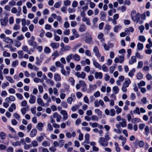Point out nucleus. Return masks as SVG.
Wrapping results in <instances>:
<instances>
[{
    "label": "nucleus",
    "mask_w": 152,
    "mask_h": 152,
    "mask_svg": "<svg viewBox=\"0 0 152 152\" xmlns=\"http://www.w3.org/2000/svg\"><path fill=\"white\" fill-rule=\"evenodd\" d=\"M131 17L134 22L137 23L140 19V14L139 12L136 13V11L133 10L131 12Z\"/></svg>",
    "instance_id": "f257e3e1"
},
{
    "label": "nucleus",
    "mask_w": 152,
    "mask_h": 152,
    "mask_svg": "<svg viewBox=\"0 0 152 152\" xmlns=\"http://www.w3.org/2000/svg\"><path fill=\"white\" fill-rule=\"evenodd\" d=\"M146 110L143 107H140V108L136 107L135 109L133 111L134 113L137 114L138 115H140V113H146Z\"/></svg>",
    "instance_id": "f03ea898"
},
{
    "label": "nucleus",
    "mask_w": 152,
    "mask_h": 152,
    "mask_svg": "<svg viewBox=\"0 0 152 152\" xmlns=\"http://www.w3.org/2000/svg\"><path fill=\"white\" fill-rule=\"evenodd\" d=\"M98 142L100 145L106 147L108 145V141L103 137H100Z\"/></svg>",
    "instance_id": "7ed1b4c3"
},
{
    "label": "nucleus",
    "mask_w": 152,
    "mask_h": 152,
    "mask_svg": "<svg viewBox=\"0 0 152 152\" xmlns=\"http://www.w3.org/2000/svg\"><path fill=\"white\" fill-rule=\"evenodd\" d=\"M93 52L95 53V56L98 58L101 57V54L99 52L98 48L96 46L94 47Z\"/></svg>",
    "instance_id": "20e7f679"
},
{
    "label": "nucleus",
    "mask_w": 152,
    "mask_h": 152,
    "mask_svg": "<svg viewBox=\"0 0 152 152\" xmlns=\"http://www.w3.org/2000/svg\"><path fill=\"white\" fill-rule=\"evenodd\" d=\"M28 42L30 46L33 47V48H31L30 50L32 52H34L35 50V48L37 45V42H36L31 41H28Z\"/></svg>",
    "instance_id": "39448f33"
},
{
    "label": "nucleus",
    "mask_w": 152,
    "mask_h": 152,
    "mask_svg": "<svg viewBox=\"0 0 152 152\" xmlns=\"http://www.w3.org/2000/svg\"><path fill=\"white\" fill-rule=\"evenodd\" d=\"M75 75L78 78H81L82 79H84L86 75V74L84 72H82L81 73L79 72H77L75 73Z\"/></svg>",
    "instance_id": "423d86ee"
},
{
    "label": "nucleus",
    "mask_w": 152,
    "mask_h": 152,
    "mask_svg": "<svg viewBox=\"0 0 152 152\" xmlns=\"http://www.w3.org/2000/svg\"><path fill=\"white\" fill-rule=\"evenodd\" d=\"M60 113L63 116V119L65 120L68 119V115L67 112L64 110H62L60 111Z\"/></svg>",
    "instance_id": "0eeeda50"
},
{
    "label": "nucleus",
    "mask_w": 152,
    "mask_h": 152,
    "mask_svg": "<svg viewBox=\"0 0 152 152\" xmlns=\"http://www.w3.org/2000/svg\"><path fill=\"white\" fill-rule=\"evenodd\" d=\"M50 46L52 47L53 49H57L59 46V44L57 42H52L50 44Z\"/></svg>",
    "instance_id": "6e6552de"
},
{
    "label": "nucleus",
    "mask_w": 152,
    "mask_h": 152,
    "mask_svg": "<svg viewBox=\"0 0 152 152\" xmlns=\"http://www.w3.org/2000/svg\"><path fill=\"white\" fill-rule=\"evenodd\" d=\"M86 39L85 41V42L87 44H89L92 40V38L91 35L88 34L86 36Z\"/></svg>",
    "instance_id": "1a4fd4ad"
},
{
    "label": "nucleus",
    "mask_w": 152,
    "mask_h": 152,
    "mask_svg": "<svg viewBox=\"0 0 152 152\" xmlns=\"http://www.w3.org/2000/svg\"><path fill=\"white\" fill-rule=\"evenodd\" d=\"M37 131L36 129H33L30 133V136L31 137L35 136L37 134Z\"/></svg>",
    "instance_id": "9d476101"
},
{
    "label": "nucleus",
    "mask_w": 152,
    "mask_h": 152,
    "mask_svg": "<svg viewBox=\"0 0 152 152\" xmlns=\"http://www.w3.org/2000/svg\"><path fill=\"white\" fill-rule=\"evenodd\" d=\"M131 83V82L130 79L128 78H126L123 83V86L127 88L129 86Z\"/></svg>",
    "instance_id": "9b49d317"
},
{
    "label": "nucleus",
    "mask_w": 152,
    "mask_h": 152,
    "mask_svg": "<svg viewBox=\"0 0 152 152\" xmlns=\"http://www.w3.org/2000/svg\"><path fill=\"white\" fill-rule=\"evenodd\" d=\"M36 97L32 94L30 96V99L29 100V102L31 104H33L35 102Z\"/></svg>",
    "instance_id": "f8f14e48"
},
{
    "label": "nucleus",
    "mask_w": 152,
    "mask_h": 152,
    "mask_svg": "<svg viewBox=\"0 0 152 152\" xmlns=\"http://www.w3.org/2000/svg\"><path fill=\"white\" fill-rule=\"evenodd\" d=\"M0 22L1 25L6 26L8 23V20L7 18H4V19H1Z\"/></svg>",
    "instance_id": "ddd939ff"
},
{
    "label": "nucleus",
    "mask_w": 152,
    "mask_h": 152,
    "mask_svg": "<svg viewBox=\"0 0 152 152\" xmlns=\"http://www.w3.org/2000/svg\"><path fill=\"white\" fill-rule=\"evenodd\" d=\"M95 77L96 79H101L103 77L102 73L101 72H96L95 73Z\"/></svg>",
    "instance_id": "4468645a"
},
{
    "label": "nucleus",
    "mask_w": 152,
    "mask_h": 152,
    "mask_svg": "<svg viewBox=\"0 0 152 152\" xmlns=\"http://www.w3.org/2000/svg\"><path fill=\"white\" fill-rule=\"evenodd\" d=\"M101 16L100 19L102 21H104L106 19V13L103 11H101L100 12Z\"/></svg>",
    "instance_id": "2eb2a0df"
},
{
    "label": "nucleus",
    "mask_w": 152,
    "mask_h": 152,
    "mask_svg": "<svg viewBox=\"0 0 152 152\" xmlns=\"http://www.w3.org/2000/svg\"><path fill=\"white\" fill-rule=\"evenodd\" d=\"M4 47L10 49V51L12 52H15L17 50L16 48L13 47L12 45H6Z\"/></svg>",
    "instance_id": "dca6fc26"
},
{
    "label": "nucleus",
    "mask_w": 152,
    "mask_h": 152,
    "mask_svg": "<svg viewBox=\"0 0 152 152\" xmlns=\"http://www.w3.org/2000/svg\"><path fill=\"white\" fill-rule=\"evenodd\" d=\"M82 20L83 22H86V24L90 26L91 24L90 19L87 17L83 18Z\"/></svg>",
    "instance_id": "f3484780"
},
{
    "label": "nucleus",
    "mask_w": 152,
    "mask_h": 152,
    "mask_svg": "<svg viewBox=\"0 0 152 152\" xmlns=\"http://www.w3.org/2000/svg\"><path fill=\"white\" fill-rule=\"evenodd\" d=\"M134 31V29L132 27H130L128 28H125L124 29L126 33L128 35L130 34V32H133Z\"/></svg>",
    "instance_id": "a211bd4d"
},
{
    "label": "nucleus",
    "mask_w": 152,
    "mask_h": 152,
    "mask_svg": "<svg viewBox=\"0 0 152 152\" xmlns=\"http://www.w3.org/2000/svg\"><path fill=\"white\" fill-rule=\"evenodd\" d=\"M37 103L41 106L44 107L45 106V104L43 102L41 98H38L37 99Z\"/></svg>",
    "instance_id": "6ab92c4d"
},
{
    "label": "nucleus",
    "mask_w": 152,
    "mask_h": 152,
    "mask_svg": "<svg viewBox=\"0 0 152 152\" xmlns=\"http://www.w3.org/2000/svg\"><path fill=\"white\" fill-rule=\"evenodd\" d=\"M137 61L136 57L134 56H132L131 57V59L129 61V63L130 64H132Z\"/></svg>",
    "instance_id": "aec40b11"
},
{
    "label": "nucleus",
    "mask_w": 152,
    "mask_h": 152,
    "mask_svg": "<svg viewBox=\"0 0 152 152\" xmlns=\"http://www.w3.org/2000/svg\"><path fill=\"white\" fill-rule=\"evenodd\" d=\"M43 127V124L42 123L40 122L38 123L36 126V128L39 131H41L42 130V128Z\"/></svg>",
    "instance_id": "412c9836"
},
{
    "label": "nucleus",
    "mask_w": 152,
    "mask_h": 152,
    "mask_svg": "<svg viewBox=\"0 0 152 152\" xmlns=\"http://www.w3.org/2000/svg\"><path fill=\"white\" fill-rule=\"evenodd\" d=\"M45 134L44 133H41L40 136L36 137V140L38 142H41L44 139V137Z\"/></svg>",
    "instance_id": "4be33fe9"
},
{
    "label": "nucleus",
    "mask_w": 152,
    "mask_h": 152,
    "mask_svg": "<svg viewBox=\"0 0 152 152\" xmlns=\"http://www.w3.org/2000/svg\"><path fill=\"white\" fill-rule=\"evenodd\" d=\"M119 124L121 125L122 127H126V120L124 118L121 119V122H119Z\"/></svg>",
    "instance_id": "5701e85b"
},
{
    "label": "nucleus",
    "mask_w": 152,
    "mask_h": 152,
    "mask_svg": "<svg viewBox=\"0 0 152 152\" xmlns=\"http://www.w3.org/2000/svg\"><path fill=\"white\" fill-rule=\"evenodd\" d=\"M54 80L56 81H59L61 80L60 76L59 74L57 73H56L54 74Z\"/></svg>",
    "instance_id": "b1692460"
},
{
    "label": "nucleus",
    "mask_w": 152,
    "mask_h": 152,
    "mask_svg": "<svg viewBox=\"0 0 152 152\" xmlns=\"http://www.w3.org/2000/svg\"><path fill=\"white\" fill-rule=\"evenodd\" d=\"M95 113L97 114L98 117L100 118H102V112L99 109H96L95 110Z\"/></svg>",
    "instance_id": "393cba45"
},
{
    "label": "nucleus",
    "mask_w": 152,
    "mask_h": 152,
    "mask_svg": "<svg viewBox=\"0 0 152 152\" xmlns=\"http://www.w3.org/2000/svg\"><path fill=\"white\" fill-rule=\"evenodd\" d=\"M93 64L96 68H98L100 70L101 69V66L96 61L94 60L93 61Z\"/></svg>",
    "instance_id": "a878e982"
},
{
    "label": "nucleus",
    "mask_w": 152,
    "mask_h": 152,
    "mask_svg": "<svg viewBox=\"0 0 152 152\" xmlns=\"http://www.w3.org/2000/svg\"><path fill=\"white\" fill-rule=\"evenodd\" d=\"M86 26L84 24H82L80 25L79 30L80 32H83L86 30Z\"/></svg>",
    "instance_id": "bb28decb"
},
{
    "label": "nucleus",
    "mask_w": 152,
    "mask_h": 152,
    "mask_svg": "<svg viewBox=\"0 0 152 152\" xmlns=\"http://www.w3.org/2000/svg\"><path fill=\"white\" fill-rule=\"evenodd\" d=\"M73 54H70L69 55L67 56L66 58V59L67 62L69 63L70 62V60L73 58Z\"/></svg>",
    "instance_id": "cd10ccee"
},
{
    "label": "nucleus",
    "mask_w": 152,
    "mask_h": 152,
    "mask_svg": "<svg viewBox=\"0 0 152 152\" xmlns=\"http://www.w3.org/2000/svg\"><path fill=\"white\" fill-rule=\"evenodd\" d=\"M61 72L62 75L68 77L70 73H67V71H66L64 69V68H63L61 70Z\"/></svg>",
    "instance_id": "c85d7f7f"
},
{
    "label": "nucleus",
    "mask_w": 152,
    "mask_h": 152,
    "mask_svg": "<svg viewBox=\"0 0 152 152\" xmlns=\"http://www.w3.org/2000/svg\"><path fill=\"white\" fill-rule=\"evenodd\" d=\"M150 133L149 127L148 126H146L145 128L144 134L145 135L148 136Z\"/></svg>",
    "instance_id": "c756f323"
},
{
    "label": "nucleus",
    "mask_w": 152,
    "mask_h": 152,
    "mask_svg": "<svg viewBox=\"0 0 152 152\" xmlns=\"http://www.w3.org/2000/svg\"><path fill=\"white\" fill-rule=\"evenodd\" d=\"M104 35L102 33H101L98 34L97 38L100 40L101 42H102L104 40V38L103 37Z\"/></svg>",
    "instance_id": "7c9ffc66"
},
{
    "label": "nucleus",
    "mask_w": 152,
    "mask_h": 152,
    "mask_svg": "<svg viewBox=\"0 0 152 152\" xmlns=\"http://www.w3.org/2000/svg\"><path fill=\"white\" fill-rule=\"evenodd\" d=\"M71 49L69 45L65 46L63 48H61L60 50L62 51H66L69 50Z\"/></svg>",
    "instance_id": "2f4dec72"
},
{
    "label": "nucleus",
    "mask_w": 152,
    "mask_h": 152,
    "mask_svg": "<svg viewBox=\"0 0 152 152\" xmlns=\"http://www.w3.org/2000/svg\"><path fill=\"white\" fill-rule=\"evenodd\" d=\"M135 141L138 143L140 147L142 148L144 146V143L143 141L140 140L138 141L137 139H136Z\"/></svg>",
    "instance_id": "473e14b6"
},
{
    "label": "nucleus",
    "mask_w": 152,
    "mask_h": 152,
    "mask_svg": "<svg viewBox=\"0 0 152 152\" xmlns=\"http://www.w3.org/2000/svg\"><path fill=\"white\" fill-rule=\"evenodd\" d=\"M13 108L14 110L16 109L15 104L14 103H12V104L10 106L8 110L10 112H12L13 110Z\"/></svg>",
    "instance_id": "72a5a7b5"
},
{
    "label": "nucleus",
    "mask_w": 152,
    "mask_h": 152,
    "mask_svg": "<svg viewBox=\"0 0 152 152\" xmlns=\"http://www.w3.org/2000/svg\"><path fill=\"white\" fill-rule=\"evenodd\" d=\"M119 89L117 86H114L113 88V91L115 94H118L119 92Z\"/></svg>",
    "instance_id": "f704fd0d"
},
{
    "label": "nucleus",
    "mask_w": 152,
    "mask_h": 152,
    "mask_svg": "<svg viewBox=\"0 0 152 152\" xmlns=\"http://www.w3.org/2000/svg\"><path fill=\"white\" fill-rule=\"evenodd\" d=\"M4 41L7 43H12L13 42V40L9 38V37H6L4 39Z\"/></svg>",
    "instance_id": "c9c22d12"
},
{
    "label": "nucleus",
    "mask_w": 152,
    "mask_h": 152,
    "mask_svg": "<svg viewBox=\"0 0 152 152\" xmlns=\"http://www.w3.org/2000/svg\"><path fill=\"white\" fill-rule=\"evenodd\" d=\"M115 108L116 109V113L117 114H118L121 113L122 109L119 107L117 105H116L115 106Z\"/></svg>",
    "instance_id": "e433bc0d"
},
{
    "label": "nucleus",
    "mask_w": 152,
    "mask_h": 152,
    "mask_svg": "<svg viewBox=\"0 0 152 152\" xmlns=\"http://www.w3.org/2000/svg\"><path fill=\"white\" fill-rule=\"evenodd\" d=\"M140 122L141 120L139 118H134L131 120V122L132 123H138Z\"/></svg>",
    "instance_id": "4c0bfd02"
},
{
    "label": "nucleus",
    "mask_w": 152,
    "mask_h": 152,
    "mask_svg": "<svg viewBox=\"0 0 152 152\" xmlns=\"http://www.w3.org/2000/svg\"><path fill=\"white\" fill-rule=\"evenodd\" d=\"M73 59L76 61H79L80 60V57L78 54L73 55Z\"/></svg>",
    "instance_id": "58836bf2"
},
{
    "label": "nucleus",
    "mask_w": 152,
    "mask_h": 152,
    "mask_svg": "<svg viewBox=\"0 0 152 152\" xmlns=\"http://www.w3.org/2000/svg\"><path fill=\"white\" fill-rule=\"evenodd\" d=\"M137 49L138 50H141L143 49V44L138 43L137 45Z\"/></svg>",
    "instance_id": "ea45409f"
},
{
    "label": "nucleus",
    "mask_w": 152,
    "mask_h": 152,
    "mask_svg": "<svg viewBox=\"0 0 152 152\" xmlns=\"http://www.w3.org/2000/svg\"><path fill=\"white\" fill-rule=\"evenodd\" d=\"M91 120L93 121H98L99 120L98 117L96 115H92L91 117Z\"/></svg>",
    "instance_id": "a19ab883"
},
{
    "label": "nucleus",
    "mask_w": 152,
    "mask_h": 152,
    "mask_svg": "<svg viewBox=\"0 0 152 152\" xmlns=\"http://www.w3.org/2000/svg\"><path fill=\"white\" fill-rule=\"evenodd\" d=\"M55 65L58 67H60L62 68H64V66L62 64H61L60 61H57L55 63Z\"/></svg>",
    "instance_id": "79ce46f5"
},
{
    "label": "nucleus",
    "mask_w": 152,
    "mask_h": 152,
    "mask_svg": "<svg viewBox=\"0 0 152 152\" xmlns=\"http://www.w3.org/2000/svg\"><path fill=\"white\" fill-rule=\"evenodd\" d=\"M31 145L33 147H35L37 146L38 145V144L37 142L36 141L33 140L31 142V144L30 145L31 146Z\"/></svg>",
    "instance_id": "37998d69"
},
{
    "label": "nucleus",
    "mask_w": 152,
    "mask_h": 152,
    "mask_svg": "<svg viewBox=\"0 0 152 152\" xmlns=\"http://www.w3.org/2000/svg\"><path fill=\"white\" fill-rule=\"evenodd\" d=\"M6 78L7 80L9 81L11 83H13L14 82V81L12 78L10 76H7L6 77Z\"/></svg>",
    "instance_id": "c03bdc74"
},
{
    "label": "nucleus",
    "mask_w": 152,
    "mask_h": 152,
    "mask_svg": "<svg viewBox=\"0 0 152 152\" xmlns=\"http://www.w3.org/2000/svg\"><path fill=\"white\" fill-rule=\"evenodd\" d=\"M53 125H52L50 123H49L48 124L47 127V130L50 131H51L53 130Z\"/></svg>",
    "instance_id": "a18cd8bd"
},
{
    "label": "nucleus",
    "mask_w": 152,
    "mask_h": 152,
    "mask_svg": "<svg viewBox=\"0 0 152 152\" xmlns=\"http://www.w3.org/2000/svg\"><path fill=\"white\" fill-rule=\"evenodd\" d=\"M141 101L144 104H145L148 103V101L147 100V98L145 97H143L141 99Z\"/></svg>",
    "instance_id": "49530a36"
},
{
    "label": "nucleus",
    "mask_w": 152,
    "mask_h": 152,
    "mask_svg": "<svg viewBox=\"0 0 152 152\" xmlns=\"http://www.w3.org/2000/svg\"><path fill=\"white\" fill-rule=\"evenodd\" d=\"M135 70L134 69H132V70H130L129 72L128 73L129 76L131 77H132L134 75V73L135 72Z\"/></svg>",
    "instance_id": "de8ad7c7"
},
{
    "label": "nucleus",
    "mask_w": 152,
    "mask_h": 152,
    "mask_svg": "<svg viewBox=\"0 0 152 152\" xmlns=\"http://www.w3.org/2000/svg\"><path fill=\"white\" fill-rule=\"evenodd\" d=\"M79 83L81 86L85 87L87 86V84L86 83V82L84 81L80 80L79 82Z\"/></svg>",
    "instance_id": "09e8293b"
},
{
    "label": "nucleus",
    "mask_w": 152,
    "mask_h": 152,
    "mask_svg": "<svg viewBox=\"0 0 152 152\" xmlns=\"http://www.w3.org/2000/svg\"><path fill=\"white\" fill-rule=\"evenodd\" d=\"M50 48L48 47H45L44 49V52L46 53H49L50 52Z\"/></svg>",
    "instance_id": "8fccbe9b"
},
{
    "label": "nucleus",
    "mask_w": 152,
    "mask_h": 152,
    "mask_svg": "<svg viewBox=\"0 0 152 152\" xmlns=\"http://www.w3.org/2000/svg\"><path fill=\"white\" fill-rule=\"evenodd\" d=\"M65 142L64 140H60L58 142L59 147L60 148L62 147L64 145Z\"/></svg>",
    "instance_id": "3c124183"
},
{
    "label": "nucleus",
    "mask_w": 152,
    "mask_h": 152,
    "mask_svg": "<svg viewBox=\"0 0 152 152\" xmlns=\"http://www.w3.org/2000/svg\"><path fill=\"white\" fill-rule=\"evenodd\" d=\"M13 116L15 118L18 120L19 121L20 120V116L17 113H14L13 114Z\"/></svg>",
    "instance_id": "603ef678"
},
{
    "label": "nucleus",
    "mask_w": 152,
    "mask_h": 152,
    "mask_svg": "<svg viewBox=\"0 0 152 152\" xmlns=\"http://www.w3.org/2000/svg\"><path fill=\"white\" fill-rule=\"evenodd\" d=\"M68 81L69 82L71 83V85L74 86L75 83V80L72 77L69 78L68 79Z\"/></svg>",
    "instance_id": "864d4df0"
},
{
    "label": "nucleus",
    "mask_w": 152,
    "mask_h": 152,
    "mask_svg": "<svg viewBox=\"0 0 152 152\" xmlns=\"http://www.w3.org/2000/svg\"><path fill=\"white\" fill-rule=\"evenodd\" d=\"M17 53L18 55L19 58H23V53L22 50H20L18 51Z\"/></svg>",
    "instance_id": "5fc2aeb1"
},
{
    "label": "nucleus",
    "mask_w": 152,
    "mask_h": 152,
    "mask_svg": "<svg viewBox=\"0 0 152 152\" xmlns=\"http://www.w3.org/2000/svg\"><path fill=\"white\" fill-rule=\"evenodd\" d=\"M18 61L17 60H16L15 61H13L12 63V66L13 67H15L17 66L18 64Z\"/></svg>",
    "instance_id": "6e6d98bb"
},
{
    "label": "nucleus",
    "mask_w": 152,
    "mask_h": 152,
    "mask_svg": "<svg viewBox=\"0 0 152 152\" xmlns=\"http://www.w3.org/2000/svg\"><path fill=\"white\" fill-rule=\"evenodd\" d=\"M3 56L5 57H9L10 56V53L5 51L3 53Z\"/></svg>",
    "instance_id": "4d7b16f0"
},
{
    "label": "nucleus",
    "mask_w": 152,
    "mask_h": 152,
    "mask_svg": "<svg viewBox=\"0 0 152 152\" xmlns=\"http://www.w3.org/2000/svg\"><path fill=\"white\" fill-rule=\"evenodd\" d=\"M121 26L120 25H116L115 26L114 29V31L116 33L118 32V29H121Z\"/></svg>",
    "instance_id": "13d9d810"
},
{
    "label": "nucleus",
    "mask_w": 152,
    "mask_h": 152,
    "mask_svg": "<svg viewBox=\"0 0 152 152\" xmlns=\"http://www.w3.org/2000/svg\"><path fill=\"white\" fill-rule=\"evenodd\" d=\"M89 124L90 126H91L93 128H96L98 126V124L96 122L91 123L90 122Z\"/></svg>",
    "instance_id": "bf43d9fd"
},
{
    "label": "nucleus",
    "mask_w": 152,
    "mask_h": 152,
    "mask_svg": "<svg viewBox=\"0 0 152 152\" xmlns=\"http://www.w3.org/2000/svg\"><path fill=\"white\" fill-rule=\"evenodd\" d=\"M61 4V1H60L55 3L54 7L56 8H58L60 6Z\"/></svg>",
    "instance_id": "052dcab7"
},
{
    "label": "nucleus",
    "mask_w": 152,
    "mask_h": 152,
    "mask_svg": "<svg viewBox=\"0 0 152 152\" xmlns=\"http://www.w3.org/2000/svg\"><path fill=\"white\" fill-rule=\"evenodd\" d=\"M36 59V62L35 64L37 65H40L42 63V61L40 60L38 57H37Z\"/></svg>",
    "instance_id": "680f3d73"
},
{
    "label": "nucleus",
    "mask_w": 152,
    "mask_h": 152,
    "mask_svg": "<svg viewBox=\"0 0 152 152\" xmlns=\"http://www.w3.org/2000/svg\"><path fill=\"white\" fill-rule=\"evenodd\" d=\"M145 81H140L139 83L138 84V87L139 88H140V87L142 86H144L145 85Z\"/></svg>",
    "instance_id": "e2e57ef3"
},
{
    "label": "nucleus",
    "mask_w": 152,
    "mask_h": 152,
    "mask_svg": "<svg viewBox=\"0 0 152 152\" xmlns=\"http://www.w3.org/2000/svg\"><path fill=\"white\" fill-rule=\"evenodd\" d=\"M37 49L38 50V51L39 52L42 51L43 49V47L42 46H38L37 45L35 48Z\"/></svg>",
    "instance_id": "0e129e2a"
},
{
    "label": "nucleus",
    "mask_w": 152,
    "mask_h": 152,
    "mask_svg": "<svg viewBox=\"0 0 152 152\" xmlns=\"http://www.w3.org/2000/svg\"><path fill=\"white\" fill-rule=\"evenodd\" d=\"M21 44V43L20 42V41L16 40L15 41V46L16 47L18 48L20 47Z\"/></svg>",
    "instance_id": "69168bd1"
},
{
    "label": "nucleus",
    "mask_w": 152,
    "mask_h": 152,
    "mask_svg": "<svg viewBox=\"0 0 152 152\" xmlns=\"http://www.w3.org/2000/svg\"><path fill=\"white\" fill-rule=\"evenodd\" d=\"M42 145L44 147H47L49 145L50 143L46 141H43L42 144Z\"/></svg>",
    "instance_id": "338daca9"
},
{
    "label": "nucleus",
    "mask_w": 152,
    "mask_h": 152,
    "mask_svg": "<svg viewBox=\"0 0 152 152\" xmlns=\"http://www.w3.org/2000/svg\"><path fill=\"white\" fill-rule=\"evenodd\" d=\"M0 137L1 139L4 140L6 138V135L4 132H1L0 133Z\"/></svg>",
    "instance_id": "774afa93"
}]
</instances>
